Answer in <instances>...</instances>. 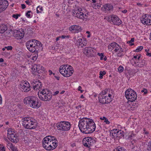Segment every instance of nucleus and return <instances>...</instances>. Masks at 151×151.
Masks as SVG:
<instances>
[{"mask_svg":"<svg viewBox=\"0 0 151 151\" xmlns=\"http://www.w3.org/2000/svg\"><path fill=\"white\" fill-rule=\"evenodd\" d=\"M78 126L81 131L86 134L93 132L95 130L96 127L93 121L91 119L86 117L80 119Z\"/></svg>","mask_w":151,"mask_h":151,"instance_id":"1","label":"nucleus"},{"mask_svg":"<svg viewBox=\"0 0 151 151\" xmlns=\"http://www.w3.org/2000/svg\"><path fill=\"white\" fill-rule=\"evenodd\" d=\"M42 145L43 147L47 150H52L57 146L58 141L54 136H48L44 138Z\"/></svg>","mask_w":151,"mask_h":151,"instance_id":"2","label":"nucleus"},{"mask_svg":"<svg viewBox=\"0 0 151 151\" xmlns=\"http://www.w3.org/2000/svg\"><path fill=\"white\" fill-rule=\"evenodd\" d=\"M22 124L27 129H35L37 127V123L36 120L32 117H25L22 119Z\"/></svg>","mask_w":151,"mask_h":151,"instance_id":"3","label":"nucleus"},{"mask_svg":"<svg viewBox=\"0 0 151 151\" xmlns=\"http://www.w3.org/2000/svg\"><path fill=\"white\" fill-rule=\"evenodd\" d=\"M112 95L109 92L105 90L103 91L99 95V99L100 103L104 104H108L112 101Z\"/></svg>","mask_w":151,"mask_h":151,"instance_id":"4","label":"nucleus"},{"mask_svg":"<svg viewBox=\"0 0 151 151\" xmlns=\"http://www.w3.org/2000/svg\"><path fill=\"white\" fill-rule=\"evenodd\" d=\"M59 71L61 74L65 77H70L73 75L74 72L73 67L68 64L60 66Z\"/></svg>","mask_w":151,"mask_h":151,"instance_id":"5","label":"nucleus"},{"mask_svg":"<svg viewBox=\"0 0 151 151\" xmlns=\"http://www.w3.org/2000/svg\"><path fill=\"white\" fill-rule=\"evenodd\" d=\"M38 101L37 99L33 96H27L24 99L25 104L33 108L37 109L40 107L41 104Z\"/></svg>","mask_w":151,"mask_h":151,"instance_id":"6","label":"nucleus"},{"mask_svg":"<svg viewBox=\"0 0 151 151\" xmlns=\"http://www.w3.org/2000/svg\"><path fill=\"white\" fill-rule=\"evenodd\" d=\"M38 95L39 99L43 101H49L52 97L50 92L47 89H43L42 91H39Z\"/></svg>","mask_w":151,"mask_h":151,"instance_id":"7","label":"nucleus"},{"mask_svg":"<svg viewBox=\"0 0 151 151\" xmlns=\"http://www.w3.org/2000/svg\"><path fill=\"white\" fill-rule=\"evenodd\" d=\"M82 10L81 8H76V9L73 11L72 15L75 17L82 19L83 21H86L88 18V14L87 13L84 14L83 12H81Z\"/></svg>","mask_w":151,"mask_h":151,"instance_id":"8","label":"nucleus"},{"mask_svg":"<svg viewBox=\"0 0 151 151\" xmlns=\"http://www.w3.org/2000/svg\"><path fill=\"white\" fill-rule=\"evenodd\" d=\"M125 96L128 101L132 102L134 101L137 97L136 92L131 88L128 89L126 90Z\"/></svg>","mask_w":151,"mask_h":151,"instance_id":"9","label":"nucleus"},{"mask_svg":"<svg viewBox=\"0 0 151 151\" xmlns=\"http://www.w3.org/2000/svg\"><path fill=\"white\" fill-rule=\"evenodd\" d=\"M57 127L59 130L67 131L70 129V124L69 122L63 121L58 123Z\"/></svg>","mask_w":151,"mask_h":151,"instance_id":"10","label":"nucleus"},{"mask_svg":"<svg viewBox=\"0 0 151 151\" xmlns=\"http://www.w3.org/2000/svg\"><path fill=\"white\" fill-rule=\"evenodd\" d=\"M82 142L84 146L89 148L95 143L96 141L93 138L87 137L83 139Z\"/></svg>","mask_w":151,"mask_h":151,"instance_id":"11","label":"nucleus"},{"mask_svg":"<svg viewBox=\"0 0 151 151\" xmlns=\"http://www.w3.org/2000/svg\"><path fill=\"white\" fill-rule=\"evenodd\" d=\"M140 20L141 23L144 25H151V15L145 14L142 16Z\"/></svg>","mask_w":151,"mask_h":151,"instance_id":"12","label":"nucleus"},{"mask_svg":"<svg viewBox=\"0 0 151 151\" xmlns=\"http://www.w3.org/2000/svg\"><path fill=\"white\" fill-rule=\"evenodd\" d=\"M108 20L111 23L119 25L122 23V21L116 15H112L108 17Z\"/></svg>","mask_w":151,"mask_h":151,"instance_id":"13","label":"nucleus"},{"mask_svg":"<svg viewBox=\"0 0 151 151\" xmlns=\"http://www.w3.org/2000/svg\"><path fill=\"white\" fill-rule=\"evenodd\" d=\"M30 85L27 81H23L20 84V88L22 91L27 92L30 90Z\"/></svg>","mask_w":151,"mask_h":151,"instance_id":"14","label":"nucleus"},{"mask_svg":"<svg viewBox=\"0 0 151 151\" xmlns=\"http://www.w3.org/2000/svg\"><path fill=\"white\" fill-rule=\"evenodd\" d=\"M35 39L32 40L27 41L26 44V45L27 49L29 51L32 52H34L36 51L35 49V42L33 40Z\"/></svg>","mask_w":151,"mask_h":151,"instance_id":"15","label":"nucleus"},{"mask_svg":"<svg viewBox=\"0 0 151 151\" xmlns=\"http://www.w3.org/2000/svg\"><path fill=\"white\" fill-rule=\"evenodd\" d=\"M24 32L22 29H21L20 31L16 30L13 34V36L17 39H22L24 37Z\"/></svg>","mask_w":151,"mask_h":151,"instance_id":"16","label":"nucleus"},{"mask_svg":"<svg viewBox=\"0 0 151 151\" xmlns=\"http://www.w3.org/2000/svg\"><path fill=\"white\" fill-rule=\"evenodd\" d=\"M8 5V2L7 0H0V13L5 10Z\"/></svg>","mask_w":151,"mask_h":151,"instance_id":"17","label":"nucleus"},{"mask_svg":"<svg viewBox=\"0 0 151 151\" xmlns=\"http://www.w3.org/2000/svg\"><path fill=\"white\" fill-rule=\"evenodd\" d=\"M113 6L110 4H107L104 5L101 8V10L105 12L112 11L113 9Z\"/></svg>","mask_w":151,"mask_h":151,"instance_id":"18","label":"nucleus"},{"mask_svg":"<svg viewBox=\"0 0 151 151\" xmlns=\"http://www.w3.org/2000/svg\"><path fill=\"white\" fill-rule=\"evenodd\" d=\"M70 31L74 33H78L82 30L81 27L78 25H74L70 26L69 28Z\"/></svg>","mask_w":151,"mask_h":151,"instance_id":"19","label":"nucleus"},{"mask_svg":"<svg viewBox=\"0 0 151 151\" xmlns=\"http://www.w3.org/2000/svg\"><path fill=\"white\" fill-rule=\"evenodd\" d=\"M33 86L35 90H39L42 87L41 83L39 80H34L33 82Z\"/></svg>","mask_w":151,"mask_h":151,"instance_id":"20","label":"nucleus"},{"mask_svg":"<svg viewBox=\"0 0 151 151\" xmlns=\"http://www.w3.org/2000/svg\"><path fill=\"white\" fill-rule=\"evenodd\" d=\"M78 38L76 43L77 45L82 47L86 45L87 44V41L86 40H83L80 37H78Z\"/></svg>","mask_w":151,"mask_h":151,"instance_id":"21","label":"nucleus"},{"mask_svg":"<svg viewBox=\"0 0 151 151\" xmlns=\"http://www.w3.org/2000/svg\"><path fill=\"white\" fill-rule=\"evenodd\" d=\"M9 136L7 137L8 138L11 140L12 142L16 143L19 141L15 131Z\"/></svg>","mask_w":151,"mask_h":151,"instance_id":"22","label":"nucleus"},{"mask_svg":"<svg viewBox=\"0 0 151 151\" xmlns=\"http://www.w3.org/2000/svg\"><path fill=\"white\" fill-rule=\"evenodd\" d=\"M93 4L92 5L93 7L95 9H99L101 6V3H99V1H96V0H92Z\"/></svg>","mask_w":151,"mask_h":151,"instance_id":"23","label":"nucleus"},{"mask_svg":"<svg viewBox=\"0 0 151 151\" xmlns=\"http://www.w3.org/2000/svg\"><path fill=\"white\" fill-rule=\"evenodd\" d=\"M93 51V49L91 47H87L84 48L83 53L86 55H88L89 54L91 53Z\"/></svg>","mask_w":151,"mask_h":151,"instance_id":"24","label":"nucleus"},{"mask_svg":"<svg viewBox=\"0 0 151 151\" xmlns=\"http://www.w3.org/2000/svg\"><path fill=\"white\" fill-rule=\"evenodd\" d=\"M118 46L119 47V45L116 42H113L108 45V47L109 50H111L114 49L115 47L118 48Z\"/></svg>","mask_w":151,"mask_h":151,"instance_id":"25","label":"nucleus"},{"mask_svg":"<svg viewBox=\"0 0 151 151\" xmlns=\"http://www.w3.org/2000/svg\"><path fill=\"white\" fill-rule=\"evenodd\" d=\"M7 29L6 25L4 24L0 25V33L2 34L4 33Z\"/></svg>","mask_w":151,"mask_h":151,"instance_id":"26","label":"nucleus"},{"mask_svg":"<svg viewBox=\"0 0 151 151\" xmlns=\"http://www.w3.org/2000/svg\"><path fill=\"white\" fill-rule=\"evenodd\" d=\"M35 42V49H36V50L37 49L40 48L41 49H42V45L41 44V43L39 42V41L35 40H33Z\"/></svg>","mask_w":151,"mask_h":151,"instance_id":"27","label":"nucleus"},{"mask_svg":"<svg viewBox=\"0 0 151 151\" xmlns=\"http://www.w3.org/2000/svg\"><path fill=\"white\" fill-rule=\"evenodd\" d=\"M34 69H36L38 71L40 70H44V68L41 65L39 64H35L34 65Z\"/></svg>","mask_w":151,"mask_h":151,"instance_id":"28","label":"nucleus"},{"mask_svg":"<svg viewBox=\"0 0 151 151\" xmlns=\"http://www.w3.org/2000/svg\"><path fill=\"white\" fill-rule=\"evenodd\" d=\"M134 61V63L136 64V65L139 68H142L144 65H146L145 62L144 61H142L141 62H139V63L137 62V60Z\"/></svg>","mask_w":151,"mask_h":151,"instance_id":"29","label":"nucleus"},{"mask_svg":"<svg viewBox=\"0 0 151 151\" xmlns=\"http://www.w3.org/2000/svg\"><path fill=\"white\" fill-rule=\"evenodd\" d=\"M119 130V129H113L110 132V134L113 136V137H115Z\"/></svg>","mask_w":151,"mask_h":151,"instance_id":"30","label":"nucleus"},{"mask_svg":"<svg viewBox=\"0 0 151 151\" xmlns=\"http://www.w3.org/2000/svg\"><path fill=\"white\" fill-rule=\"evenodd\" d=\"M124 136L123 132L121 130H119V131L116 134V138H121Z\"/></svg>","mask_w":151,"mask_h":151,"instance_id":"31","label":"nucleus"},{"mask_svg":"<svg viewBox=\"0 0 151 151\" xmlns=\"http://www.w3.org/2000/svg\"><path fill=\"white\" fill-rule=\"evenodd\" d=\"M37 14L41 13L43 11L42 7L39 6L37 8Z\"/></svg>","mask_w":151,"mask_h":151,"instance_id":"32","label":"nucleus"},{"mask_svg":"<svg viewBox=\"0 0 151 151\" xmlns=\"http://www.w3.org/2000/svg\"><path fill=\"white\" fill-rule=\"evenodd\" d=\"M118 51L119 52L117 54L118 56L122 57L123 56V52L124 51L123 50L121 47Z\"/></svg>","mask_w":151,"mask_h":151,"instance_id":"33","label":"nucleus"},{"mask_svg":"<svg viewBox=\"0 0 151 151\" xmlns=\"http://www.w3.org/2000/svg\"><path fill=\"white\" fill-rule=\"evenodd\" d=\"M15 130L14 129H12L11 128H9L7 130V136H9L11 134H12Z\"/></svg>","mask_w":151,"mask_h":151,"instance_id":"34","label":"nucleus"},{"mask_svg":"<svg viewBox=\"0 0 151 151\" xmlns=\"http://www.w3.org/2000/svg\"><path fill=\"white\" fill-rule=\"evenodd\" d=\"M15 130L14 129H12L11 128H9L7 130V136H9L11 134H12Z\"/></svg>","mask_w":151,"mask_h":151,"instance_id":"35","label":"nucleus"},{"mask_svg":"<svg viewBox=\"0 0 151 151\" xmlns=\"http://www.w3.org/2000/svg\"><path fill=\"white\" fill-rule=\"evenodd\" d=\"M6 147L9 149L12 150L14 146H13L12 143H8L7 144Z\"/></svg>","mask_w":151,"mask_h":151,"instance_id":"36","label":"nucleus"},{"mask_svg":"<svg viewBox=\"0 0 151 151\" xmlns=\"http://www.w3.org/2000/svg\"><path fill=\"white\" fill-rule=\"evenodd\" d=\"M106 74V72L105 71H100L99 72V78L101 79L102 78L103 76L105 75Z\"/></svg>","mask_w":151,"mask_h":151,"instance_id":"37","label":"nucleus"},{"mask_svg":"<svg viewBox=\"0 0 151 151\" xmlns=\"http://www.w3.org/2000/svg\"><path fill=\"white\" fill-rule=\"evenodd\" d=\"M34 66L32 68V73L34 75H36L37 74V73H38V70H37L36 69H34Z\"/></svg>","mask_w":151,"mask_h":151,"instance_id":"38","label":"nucleus"},{"mask_svg":"<svg viewBox=\"0 0 151 151\" xmlns=\"http://www.w3.org/2000/svg\"><path fill=\"white\" fill-rule=\"evenodd\" d=\"M143 48L142 46H141L138 47L136 49L135 51L136 52H138L141 51Z\"/></svg>","mask_w":151,"mask_h":151,"instance_id":"39","label":"nucleus"},{"mask_svg":"<svg viewBox=\"0 0 151 151\" xmlns=\"http://www.w3.org/2000/svg\"><path fill=\"white\" fill-rule=\"evenodd\" d=\"M114 151H126L123 150L121 147L119 146L117 148H115L114 150Z\"/></svg>","mask_w":151,"mask_h":151,"instance_id":"40","label":"nucleus"},{"mask_svg":"<svg viewBox=\"0 0 151 151\" xmlns=\"http://www.w3.org/2000/svg\"><path fill=\"white\" fill-rule=\"evenodd\" d=\"M147 150L148 151H151V141L148 143Z\"/></svg>","mask_w":151,"mask_h":151,"instance_id":"41","label":"nucleus"},{"mask_svg":"<svg viewBox=\"0 0 151 151\" xmlns=\"http://www.w3.org/2000/svg\"><path fill=\"white\" fill-rule=\"evenodd\" d=\"M21 16L20 14H13L12 16V17L14 18H15L16 19H17L19 17H20Z\"/></svg>","mask_w":151,"mask_h":151,"instance_id":"42","label":"nucleus"},{"mask_svg":"<svg viewBox=\"0 0 151 151\" xmlns=\"http://www.w3.org/2000/svg\"><path fill=\"white\" fill-rule=\"evenodd\" d=\"M124 68L122 66H119L118 68V70L119 72L121 73L123 71Z\"/></svg>","mask_w":151,"mask_h":151,"instance_id":"43","label":"nucleus"},{"mask_svg":"<svg viewBox=\"0 0 151 151\" xmlns=\"http://www.w3.org/2000/svg\"><path fill=\"white\" fill-rule=\"evenodd\" d=\"M31 12V11L29 10L27 11V13H26V15L28 18H30L31 17V15L30 14V13Z\"/></svg>","mask_w":151,"mask_h":151,"instance_id":"44","label":"nucleus"},{"mask_svg":"<svg viewBox=\"0 0 151 151\" xmlns=\"http://www.w3.org/2000/svg\"><path fill=\"white\" fill-rule=\"evenodd\" d=\"M97 55L100 57V59L101 60H103V58L104 57V53H98Z\"/></svg>","mask_w":151,"mask_h":151,"instance_id":"45","label":"nucleus"},{"mask_svg":"<svg viewBox=\"0 0 151 151\" xmlns=\"http://www.w3.org/2000/svg\"><path fill=\"white\" fill-rule=\"evenodd\" d=\"M148 91L147 90L146 88H143L142 90L141 91L142 93H144V94H145L147 93Z\"/></svg>","mask_w":151,"mask_h":151,"instance_id":"46","label":"nucleus"},{"mask_svg":"<svg viewBox=\"0 0 151 151\" xmlns=\"http://www.w3.org/2000/svg\"><path fill=\"white\" fill-rule=\"evenodd\" d=\"M121 47L119 46V47L118 46V48L117 47H115V48H114V51L115 52H118L119 50V49H120V48Z\"/></svg>","mask_w":151,"mask_h":151,"instance_id":"47","label":"nucleus"},{"mask_svg":"<svg viewBox=\"0 0 151 151\" xmlns=\"http://www.w3.org/2000/svg\"><path fill=\"white\" fill-rule=\"evenodd\" d=\"M38 56L37 55H35V56H33L32 58V60H33L35 61L36 60Z\"/></svg>","mask_w":151,"mask_h":151,"instance_id":"48","label":"nucleus"},{"mask_svg":"<svg viewBox=\"0 0 151 151\" xmlns=\"http://www.w3.org/2000/svg\"><path fill=\"white\" fill-rule=\"evenodd\" d=\"M104 122H105L106 124H109L110 123V122L109 121L108 119L106 118L104 121Z\"/></svg>","mask_w":151,"mask_h":151,"instance_id":"49","label":"nucleus"},{"mask_svg":"<svg viewBox=\"0 0 151 151\" xmlns=\"http://www.w3.org/2000/svg\"><path fill=\"white\" fill-rule=\"evenodd\" d=\"M5 48L7 49L8 50H12V47L11 46L5 47Z\"/></svg>","mask_w":151,"mask_h":151,"instance_id":"50","label":"nucleus"},{"mask_svg":"<svg viewBox=\"0 0 151 151\" xmlns=\"http://www.w3.org/2000/svg\"><path fill=\"white\" fill-rule=\"evenodd\" d=\"M82 88L81 86H79L78 88V91H80L81 92V93H82L83 91V90H82Z\"/></svg>","mask_w":151,"mask_h":151,"instance_id":"51","label":"nucleus"},{"mask_svg":"<svg viewBox=\"0 0 151 151\" xmlns=\"http://www.w3.org/2000/svg\"><path fill=\"white\" fill-rule=\"evenodd\" d=\"M70 145L72 147H74L76 146V143L75 142H72L70 143Z\"/></svg>","mask_w":151,"mask_h":151,"instance_id":"52","label":"nucleus"},{"mask_svg":"<svg viewBox=\"0 0 151 151\" xmlns=\"http://www.w3.org/2000/svg\"><path fill=\"white\" fill-rule=\"evenodd\" d=\"M134 38H132L131 40L130 41H127V43H131L132 42H134Z\"/></svg>","mask_w":151,"mask_h":151,"instance_id":"53","label":"nucleus"},{"mask_svg":"<svg viewBox=\"0 0 151 151\" xmlns=\"http://www.w3.org/2000/svg\"><path fill=\"white\" fill-rule=\"evenodd\" d=\"M11 150L12 151H18L17 148L15 146Z\"/></svg>","mask_w":151,"mask_h":151,"instance_id":"54","label":"nucleus"},{"mask_svg":"<svg viewBox=\"0 0 151 151\" xmlns=\"http://www.w3.org/2000/svg\"><path fill=\"white\" fill-rule=\"evenodd\" d=\"M146 55L148 56H149V57L151 56V52H147L146 54Z\"/></svg>","mask_w":151,"mask_h":151,"instance_id":"55","label":"nucleus"},{"mask_svg":"<svg viewBox=\"0 0 151 151\" xmlns=\"http://www.w3.org/2000/svg\"><path fill=\"white\" fill-rule=\"evenodd\" d=\"M21 7L22 9H24L26 8V6L24 4H21Z\"/></svg>","mask_w":151,"mask_h":151,"instance_id":"56","label":"nucleus"},{"mask_svg":"<svg viewBox=\"0 0 151 151\" xmlns=\"http://www.w3.org/2000/svg\"><path fill=\"white\" fill-rule=\"evenodd\" d=\"M81 105H78V106H76L75 108H76V109H79L80 108H81Z\"/></svg>","mask_w":151,"mask_h":151,"instance_id":"57","label":"nucleus"},{"mask_svg":"<svg viewBox=\"0 0 151 151\" xmlns=\"http://www.w3.org/2000/svg\"><path fill=\"white\" fill-rule=\"evenodd\" d=\"M136 140H133L131 142V143L132 145H134V143L136 142Z\"/></svg>","mask_w":151,"mask_h":151,"instance_id":"58","label":"nucleus"},{"mask_svg":"<svg viewBox=\"0 0 151 151\" xmlns=\"http://www.w3.org/2000/svg\"><path fill=\"white\" fill-rule=\"evenodd\" d=\"M127 12V10L126 9H124L122 11V12L124 14L126 13Z\"/></svg>","mask_w":151,"mask_h":151,"instance_id":"59","label":"nucleus"},{"mask_svg":"<svg viewBox=\"0 0 151 151\" xmlns=\"http://www.w3.org/2000/svg\"><path fill=\"white\" fill-rule=\"evenodd\" d=\"M106 118L105 116H103L102 117H101L100 118L101 120L104 121V119Z\"/></svg>","mask_w":151,"mask_h":151,"instance_id":"60","label":"nucleus"},{"mask_svg":"<svg viewBox=\"0 0 151 151\" xmlns=\"http://www.w3.org/2000/svg\"><path fill=\"white\" fill-rule=\"evenodd\" d=\"M25 2L27 4H28L29 5H30V2L29 1L27 0V1H25Z\"/></svg>","mask_w":151,"mask_h":151,"instance_id":"61","label":"nucleus"},{"mask_svg":"<svg viewBox=\"0 0 151 151\" xmlns=\"http://www.w3.org/2000/svg\"><path fill=\"white\" fill-rule=\"evenodd\" d=\"M48 71L50 75H51L52 74V72L51 70H49Z\"/></svg>","mask_w":151,"mask_h":151,"instance_id":"62","label":"nucleus"},{"mask_svg":"<svg viewBox=\"0 0 151 151\" xmlns=\"http://www.w3.org/2000/svg\"><path fill=\"white\" fill-rule=\"evenodd\" d=\"M144 133L145 134H149V132H148L145 131V130H144Z\"/></svg>","mask_w":151,"mask_h":151,"instance_id":"63","label":"nucleus"},{"mask_svg":"<svg viewBox=\"0 0 151 151\" xmlns=\"http://www.w3.org/2000/svg\"><path fill=\"white\" fill-rule=\"evenodd\" d=\"M60 38H61L60 36V37H57L56 38V41H58L59 40Z\"/></svg>","mask_w":151,"mask_h":151,"instance_id":"64","label":"nucleus"}]
</instances>
